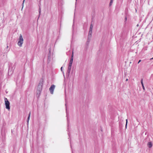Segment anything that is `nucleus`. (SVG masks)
I'll return each instance as SVG.
<instances>
[{"instance_id":"obj_1","label":"nucleus","mask_w":153,"mask_h":153,"mask_svg":"<svg viewBox=\"0 0 153 153\" xmlns=\"http://www.w3.org/2000/svg\"><path fill=\"white\" fill-rule=\"evenodd\" d=\"M42 87H37L36 88V96L38 98L40 94L41 91L42 90Z\"/></svg>"},{"instance_id":"obj_2","label":"nucleus","mask_w":153,"mask_h":153,"mask_svg":"<svg viewBox=\"0 0 153 153\" xmlns=\"http://www.w3.org/2000/svg\"><path fill=\"white\" fill-rule=\"evenodd\" d=\"M23 43V39L22 35L20 34L19 37V39L18 42V45L20 47L22 46V44Z\"/></svg>"},{"instance_id":"obj_3","label":"nucleus","mask_w":153,"mask_h":153,"mask_svg":"<svg viewBox=\"0 0 153 153\" xmlns=\"http://www.w3.org/2000/svg\"><path fill=\"white\" fill-rule=\"evenodd\" d=\"M5 104V105L6 108L9 110L10 109V103L9 102L8 100L6 98H4Z\"/></svg>"},{"instance_id":"obj_4","label":"nucleus","mask_w":153,"mask_h":153,"mask_svg":"<svg viewBox=\"0 0 153 153\" xmlns=\"http://www.w3.org/2000/svg\"><path fill=\"white\" fill-rule=\"evenodd\" d=\"M11 66L12 65H11L10 66H9L8 71V74H11L13 73V67L11 68Z\"/></svg>"},{"instance_id":"obj_5","label":"nucleus","mask_w":153,"mask_h":153,"mask_svg":"<svg viewBox=\"0 0 153 153\" xmlns=\"http://www.w3.org/2000/svg\"><path fill=\"white\" fill-rule=\"evenodd\" d=\"M71 66L72 65H68V69L67 72V74L68 75L70 73L71 68Z\"/></svg>"},{"instance_id":"obj_6","label":"nucleus","mask_w":153,"mask_h":153,"mask_svg":"<svg viewBox=\"0 0 153 153\" xmlns=\"http://www.w3.org/2000/svg\"><path fill=\"white\" fill-rule=\"evenodd\" d=\"M55 87H50L49 88V91L51 94H53V91L54 90Z\"/></svg>"},{"instance_id":"obj_7","label":"nucleus","mask_w":153,"mask_h":153,"mask_svg":"<svg viewBox=\"0 0 153 153\" xmlns=\"http://www.w3.org/2000/svg\"><path fill=\"white\" fill-rule=\"evenodd\" d=\"M43 80L42 79H41L39 82L38 86H42L43 85Z\"/></svg>"},{"instance_id":"obj_8","label":"nucleus","mask_w":153,"mask_h":153,"mask_svg":"<svg viewBox=\"0 0 153 153\" xmlns=\"http://www.w3.org/2000/svg\"><path fill=\"white\" fill-rule=\"evenodd\" d=\"M92 33V30H89L88 36V37H91V34Z\"/></svg>"},{"instance_id":"obj_9","label":"nucleus","mask_w":153,"mask_h":153,"mask_svg":"<svg viewBox=\"0 0 153 153\" xmlns=\"http://www.w3.org/2000/svg\"><path fill=\"white\" fill-rule=\"evenodd\" d=\"M148 145L149 148H151L152 146V144L151 142H149L148 143Z\"/></svg>"},{"instance_id":"obj_10","label":"nucleus","mask_w":153,"mask_h":153,"mask_svg":"<svg viewBox=\"0 0 153 153\" xmlns=\"http://www.w3.org/2000/svg\"><path fill=\"white\" fill-rule=\"evenodd\" d=\"M30 113H31V112H30H30H29V114L28 115V118H27V123H28V122H29V119H30Z\"/></svg>"},{"instance_id":"obj_11","label":"nucleus","mask_w":153,"mask_h":153,"mask_svg":"<svg viewBox=\"0 0 153 153\" xmlns=\"http://www.w3.org/2000/svg\"><path fill=\"white\" fill-rule=\"evenodd\" d=\"M73 58H74V52H73V51L72 50V54H71V59L73 60Z\"/></svg>"},{"instance_id":"obj_12","label":"nucleus","mask_w":153,"mask_h":153,"mask_svg":"<svg viewBox=\"0 0 153 153\" xmlns=\"http://www.w3.org/2000/svg\"><path fill=\"white\" fill-rule=\"evenodd\" d=\"M93 27V25L92 24H91L90 26L89 30H92Z\"/></svg>"},{"instance_id":"obj_13","label":"nucleus","mask_w":153,"mask_h":153,"mask_svg":"<svg viewBox=\"0 0 153 153\" xmlns=\"http://www.w3.org/2000/svg\"><path fill=\"white\" fill-rule=\"evenodd\" d=\"M73 60L70 59L69 65H72Z\"/></svg>"},{"instance_id":"obj_14","label":"nucleus","mask_w":153,"mask_h":153,"mask_svg":"<svg viewBox=\"0 0 153 153\" xmlns=\"http://www.w3.org/2000/svg\"><path fill=\"white\" fill-rule=\"evenodd\" d=\"M113 0H110V1L109 4V6H111L112 5V4L113 3Z\"/></svg>"},{"instance_id":"obj_15","label":"nucleus","mask_w":153,"mask_h":153,"mask_svg":"<svg viewBox=\"0 0 153 153\" xmlns=\"http://www.w3.org/2000/svg\"><path fill=\"white\" fill-rule=\"evenodd\" d=\"M68 88H69V87H68V86L65 87V93H66V90H67V89H68Z\"/></svg>"},{"instance_id":"obj_16","label":"nucleus","mask_w":153,"mask_h":153,"mask_svg":"<svg viewBox=\"0 0 153 153\" xmlns=\"http://www.w3.org/2000/svg\"><path fill=\"white\" fill-rule=\"evenodd\" d=\"M141 85H142V86H144L143 83V79H141Z\"/></svg>"},{"instance_id":"obj_17","label":"nucleus","mask_w":153,"mask_h":153,"mask_svg":"<svg viewBox=\"0 0 153 153\" xmlns=\"http://www.w3.org/2000/svg\"><path fill=\"white\" fill-rule=\"evenodd\" d=\"M128 123V120L127 119H126V128L127 124Z\"/></svg>"},{"instance_id":"obj_18","label":"nucleus","mask_w":153,"mask_h":153,"mask_svg":"<svg viewBox=\"0 0 153 153\" xmlns=\"http://www.w3.org/2000/svg\"><path fill=\"white\" fill-rule=\"evenodd\" d=\"M91 37H88V42H89L90 41V38Z\"/></svg>"},{"instance_id":"obj_19","label":"nucleus","mask_w":153,"mask_h":153,"mask_svg":"<svg viewBox=\"0 0 153 153\" xmlns=\"http://www.w3.org/2000/svg\"><path fill=\"white\" fill-rule=\"evenodd\" d=\"M65 105L66 106V103L65 104ZM66 111H67V108H66ZM66 114H67L66 117H67L68 116V114H67V112H66Z\"/></svg>"},{"instance_id":"obj_20","label":"nucleus","mask_w":153,"mask_h":153,"mask_svg":"<svg viewBox=\"0 0 153 153\" xmlns=\"http://www.w3.org/2000/svg\"><path fill=\"white\" fill-rule=\"evenodd\" d=\"M143 90H144H144H145V88H144V87H142Z\"/></svg>"},{"instance_id":"obj_21","label":"nucleus","mask_w":153,"mask_h":153,"mask_svg":"<svg viewBox=\"0 0 153 153\" xmlns=\"http://www.w3.org/2000/svg\"><path fill=\"white\" fill-rule=\"evenodd\" d=\"M141 61V60H140L139 61H138V64Z\"/></svg>"},{"instance_id":"obj_22","label":"nucleus","mask_w":153,"mask_h":153,"mask_svg":"<svg viewBox=\"0 0 153 153\" xmlns=\"http://www.w3.org/2000/svg\"><path fill=\"white\" fill-rule=\"evenodd\" d=\"M62 67H61V71H62Z\"/></svg>"},{"instance_id":"obj_23","label":"nucleus","mask_w":153,"mask_h":153,"mask_svg":"<svg viewBox=\"0 0 153 153\" xmlns=\"http://www.w3.org/2000/svg\"><path fill=\"white\" fill-rule=\"evenodd\" d=\"M40 12H41V10H40H40H39V15L40 14Z\"/></svg>"},{"instance_id":"obj_24","label":"nucleus","mask_w":153,"mask_h":153,"mask_svg":"<svg viewBox=\"0 0 153 153\" xmlns=\"http://www.w3.org/2000/svg\"><path fill=\"white\" fill-rule=\"evenodd\" d=\"M125 20H126V21L127 20V17H125Z\"/></svg>"},{"instance_id":"obj_25","label":"nucleus","mask_w":153,"mask_h":153,"mask_svg":"<svg viewBox=\"0 0 153 153\" xmlns=\"http://www.w3.org/2000/svg\"><path fill=\"white\" fill-rule=\"evenodd\" d=\"M51 86H55V85H51Z\"/></svg>"},{"instance_id":"obj_26","label":"nucleus","mask_w":153,"mask_h":153,"mask_svg":"<svg viewBox=\"0 0 153 153\" xmlns=\"http://www.w3.org/2000/svg\"><path fill=\"white\" fill-rule=\"evenodd\" d=\"M128 80V79H126V81H127Z\"/></svg>"},{"instance_id":"obj_27","label":"nucleus","mask_w":153,"mask_h":153,"mask_svg":"<svg viewBox=\"0 0 153 153\" xmlns=\"http://www.w3.org/2000/svg\"><path fill=\"white\" fill-rule=\"evenodd\" d=\"M153 59V57L151 59Z\"/></svg>"},{"instance_id":"obj_28","label":"nucleus","mask_w":153,"mask_h":153,"mask_svg":"<svg viewBox=\"0 0 153 153\" xmlns=\"http://www.w3.org/2000/svg\"><path fill=\"white\" fill-rule=\"evenodd\" d=\"M67 119L68 121V117H67Z\"/></svg>"},{"instance_id":"obj_29","label":"nucleus","mask_w":153,"mask_h":153,"mask_svg":"<svg viewBox=\"0 0 153 153\" xmlns=\"http://www.w3.org/2000/svg\"><path fill=\"white\" fill-rule=\"evenodd\" d=\"M8 46L7 45V48H8Z\"/></svg>"},{"instance_id":"obj_30","label":"nucleus","mask_w":153,"mask_h":153,"mask_svg":"<svg viewBox=\"0 0 153 153\" xmlns=\"http://www.w3.org/2000/svg\"><path fill=\"white\" fill-rule=\"evenodd\" d=\"M24 1L25 0H24L23 1V3H24Z\"/></svg>"},{"instance_id":"obj_31","label":"nucleus","mask_w":153,"mask_h":153,"mask_svg":"<svg viewBox=\"0 0 153 153\" xmlns=\"http://www.w3.org/2000/svg\"><path fill=\"white\" fill-rule=\"evenodd\" d=\"M76 1L77 0H76Z\"/></svg>"}]
</instances>
